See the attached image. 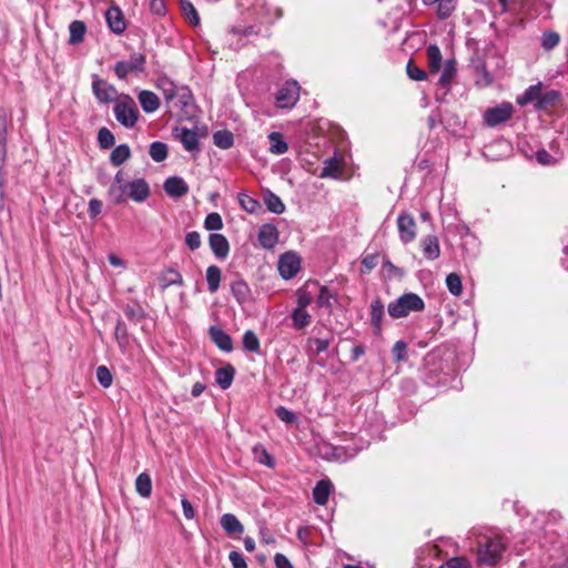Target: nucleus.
<instances>
[{
    "label": "nucleus",
    "instance_id": "obj_52",
    "mask_svg": "<svg viewBox=\"0 0 568 568\" xmlns=\"http://www.w3.org/2000/svg\"><path fill=\"white\" fill-rule=\"evenodd\" d=\"M114 336L120 345V347H123L128 342V328L125 323L122 320H118L115 329H114Z\"/></svg>",
    "mask_w": 568,
    "mask_h": 568
},
{
    "label": "nucleus",
    "instance_id": "obj_21",
    "mask_svg": "<svg viewBox=\"0 0 568 568\" xmlns=\"http://www.w3.org/2000/svg\"><path fill=\"white\" fill-rule=\"evenodd\" d=\"M561 100V94L557 90H550L540 94V99L536 102V110H547L549 108H555L559 104Z\"/></svg>",
    "mask_w": 568,
    "mask_h": 568
},
{
    "label": "nucleus",
    "instance_id": "obj_5",
    "mask_svg": "<svg viewBox=\"0 0 568 568\" xmlns=\"http://www.w3.org/2000/svg\"><path fill=\"white\" fill-rule=\"evenodd\" d=\"M146 58L143 53L134 52L128 60L118 61L114 72L120 79H125L130 73L143 72Z\"/></svg>",
    "mask_w": 568,
    "mask_h": 568
},
{
    "label": "nucleus",
    "instance_id": "obj_2",
    "mask_svg": "<svg viewBox=\"0 0 568 568\" xmlns=\"http://www.w3.org/2000/svg\"><path fill=\"white\" fill-rule=\"evenodd\" d=\"M424 308L425 303L419 295L405 293L389 303L387 311L393 318H402L408 316L412 312H422Z\"/></svg>",
    "mask_w": 568,
    "mask_h": 568
},
{
    "label": "nucleus",
    "instance_id": "obj_35",
    "mask_svg": "<svg viewBox=\"0 0 568 568\" xmlns=\"http://www.w3.org/2000/svg\"><path fill=\"white\" fill-rule=\"evenodd\" d=\"M130 156L131 151L129 145L120 144L111 152L110 161L113 165L119 166L123 164Z\"/></svg>",
    "mask_w": 568,
    "mask_h": 568
},
{
    "label": "nucleus",
    "instance_id": "obj_30",
    "mask_svg": "<svg viewBox=\"0 0 568 568\" xmlns=\"http://www.w3.org/2000/svg\"><path fill=\"white\" fill-rule=\"evenodd\" d=\"M158 88L162 91L168 103L172 102L178 97L180 90L176 84L168 78L160 79L158 81Z\"/></svg>",
    "mask_w": 568,
    "mask_h": 568
},
{
    "label": "nucleus",
    "instance_id": "obj_46",
    "mask_svg": "<svg viewBox=\"0 0 568 568\" xmlns=\"http://www.w3.org/2000/svg\"><path fill=\"white\" fill-rule=\"evenodd\" d=\"M98 142L101 149L106 150L114 145L115 139L109 129L101 128L98 132Z\"/></svg>",
    "mask_w": 568,
    "mask_h": 568
},
{
    "label": "nucleus",
    "instance_id": "obj_42",
    "mask_svg": "<svg viewBox=\"0 0 568 568\" xmlns=\"http://www.w3.org/2000/svg\"><path fill=\"white\" fill-rule=\"evenodd\" d=\"M243 347L245 351L257 353L260 351V339L257 335L248 329L243 335Z\"/></svg>",
    "mask_w": 568,
    "mask_h": 568
},
{
    "label": "nucleus",
    "instance_id": "obj_37",
    "mask_svg": "<svg viewBox=\"0 0 568 568\" xmlns=\"http://www.w3.org/2000/svg\"><path fill=\"white\" fill-rule=\"evenodd\" d=\"M213 142L216 146L227 150L234 143L233 134L227 130H220L213 134Z\"/></svg>",
    "mask_w": 568,
    "mask_h": 568
},
{
    "label": "nucleus",
    "instance_id": "obj_34",
    "mask_svg": "<svg viewBox=\"0 0 568 568\" xmlns=\"http://www.w3.org/2000/svg\"><path fill=\"white\" fill-rule=\"evenodd\" d=\"M541 94V83L530 85L527 88L523 95L517 98V103L519 105H525L532 101H538Z\"/></svg>",
    "mask_w": 568,
    "mask_h": 568
},
{
    "label": "nucleus",
    "instance_id": "obj_38",
    "mask_svg": "<svg viewBox=\"0 0 568 568\" xmlns=\"http://www.w3.org/2000/svg\"><path fill=\"white\" fill-rule=\"evenodd\" d=\"M337 302V294L333 293L327 286H321L317 296V304L321 307L332 308L333 303Z\"/></svg>",
    "mask_w": 568,
    "mask_h": 568
},
{
    "label": "nucleus",
    "instance_id": "obj_40",
    "mask_svg": "<svg viewBox=\"0 0 568 568\" xmlns=\"http://www.w3.org/2000/svg\"><path fill=\"white\" fill-rule=\"evenodd\" d=\"M180 7L184 17L191 24L197 26L200 23V17L190 0H180Z\"/></svg>",
    "mask_w": 568,
    "mask_h": 568
},
{
    "label": "nucleus",
    "instance_id": "obj_58",
    "mask_svg": "<svg viewBox=\"0 0 568 568\" xmlns=\"http://www.w3.org/2000/svg\"><path fill=\"white\" fill-rule=\"evenodd\" d=\"M233 568H247L245 558L240 551L233 550L229 555Z\"/></svg>",
    "mask_w": 568,
    "mask_h": 568
},
{
    "label": "nucleus",
    "instance_id": "obj_25",
    "mask_svg": "<svg viewBox=\"0 0 568 568\" xmlns=\"http://www.w3.org/2000/svg\"><path fill=\"white\" fill-rule=\"evenodd\" d=\"M235 369L232 365L217 368L215 373V381L222 389H227L234 379Z\"/></svg>",
    "mask_w": 568,
    "mask_h": 568
},
{
    "label": "nucleus",
    "instance_id": "obj_6",
    "mask_svg": "<svg viewBox=\"0 0 568 568\" xmlns=\"http://www.w3.org/2000/svg\"><path fill=\"white\" fill-rule=\"evenodd\" d=\"M300 99V85L296 81H286L275 95L276 105L281 109L293 108Z\"/></svg>",
    "mask_w": 568,
    "mask_h": 568
},
{
    "label": "nucleus",
    "instance_id": "obj_10",
    "mask_svg": "<svg viewBox=\"0 0 568 568\" xmlns=\"http://www.w3.org/2000/svg\"><path fill=\"white\" fill-rule=\"evenodd\" d=\"M92 91L95 98L101 103L112 102L116 98V90L112 84H109L106 81L95 78L92 83Z\"/></svg>",
    "mask_w": 568,
    "mask_h": 568
},
{
    "label": "nucleus",
    "instance_id": "obj_12",
    "mask_svg": "<svg viewBox=\"0 0 568 568\" xmlns=\"http://www.w3.org/2000/svg\"><path fill=\"white\" fill-rule=\"evenodd\" d=\"M174 134L186 151L193 152L199 150V136L195 131L187 128H175Z\"/></svg>",
    "mask_w": 568,
    "mask_h": 568
},
{
    "label": "nucleus",
    "instance_id": "obj_48",
    "mask_svg": "<svg viewBox=\"0 0 568 568\" xmlns=\"http://www.w3.org/2000/svg\"><path fill=\"white\" fill-rule=\"evenodd\" d=\"M255 458L260 464L266 465L268 467L274 466V459L273 457L267 453V450L262 446L257 445L253 449Z\"/></svg>",
    "mask_w": 568,
    "mask_h": 568
},
{
    "label": "nucleus",
    "instance_id": "obj_17",
    "mask_svg": "<svg viewBox=\"0 0 568 568\" xmlns=\"http://www.w3.org/2000/svg\"><path fill=\"white\" fill-rule=\"evenodd\" d=\"M423 254L427 260H436L440 255V246L437 236L426 235L420 240Z\"/></svg>",
    "mask_w": 568,
    "mask_h": 568
},
{
    "label": "nucleus",
    "instance_id": "obj_43",
    "mask_svg": "<svg viewBox=\"0 0 568 568\" xmlns=\"http://www.w3.org/2000/svg\"><path fill=\"white\" fill-rule=\"evenodd\" d=\"M446 286L448 291L455 296H459L463 292L462 278L457 273H450L447 275Z\"/></svg>",
    "mask_w": 568,
    "mask_h": 568
},
{
    "label": "nucleus",
    "instance_id": "obj_59",
    "mask_svg": "<svg viewBox=\"0 0 568 568\" xmlns=\"http://www.w3.org/2000/svg\"><path fill=\"white\" fill-rule=\"evenodd\" d=\"M150 11L158 16L163 17L166 13V4L164 0H151L150 1Z\"/></svg>",
    "mask_w": 568,
    "mask_h": 568
},
{
    "label": "nucleus",
    "instance_id": "obj_63",
    "mask_svg": "<svg viewBox=\"0 0 568 568\" xmlns=\"http://www.w3.org/2000/svg\"><path fill=\"white\" fill-rule=\"evenodd\" d=\"M102 202L98 199H91L89 201L88 213L91 217H95L101 213Z\"/></svg>",
    "mask_w": 568,
    "mask_h": 568
},
{
    "label": "nucleus",
    "instance_id": "obj_22",
    "mask_svg": "<svg viewBox=\"0 0 568 568\" xmlns=\"http://www.w3.org/2000/svg\"><path fill=\"white\" fill-rule=\"evenodd\" d=\"M220 524L222 528L225 530V532L229 535H240L244 531V526L233 514H224L221 517Z\"/></svg>",
    "mask_w": 568,
    "mask_h": 568
},
{
    "label": "nucleus",
    "instance_id": "obj_49",
    "mask_svg": "<svg viewBox=\"0 0 568 568\" xmlns=\"http://www.w3.org/2000/svg\"><path fill=\"white\" fill-rule=\"evenodd\" d=\"M406 72L409 79L414 81H423L427 79V73L418 68L413 60H409L406 65Z\"/></svg>",
    "mask_w": 568,
    "mask_h": 568
},
{
    "label": "nucleus",
    "instance_id": "obj_24",
    "mask_svg": "<svg viewBox=\"0 0 568 568\" xmlns=\"http://www.w3.org/2000/svg\"><path fill=\"white\" fill-rule=\"evenodd\" d=\"M426 54L429 72L437 73L443 62L440 49L436 44H429L426 49Z\"/></svg>",
    "mask_w": 568,
    "mask_h": 568
},
{
    "label": "nucleus",
    "instance_id": "obj_20",
    "mask_svg": "<svg viewBox=\"0 0 568 568\" xmlns=\"http://www.w3.org/2000/svg\"><path fill=\"white\" fill-rule=\"evenodd\" d=\"M139 102L145 113H153L155 112L160 106V99L159 97L148 90H143L139 93Z\"/></svg>",
    "mask_w": 568,
    "mask_h": 568
},
{
    "label": "nucleus",
    "instance_id": "obj_19",
    "mask_svg": "<svg viewBox=\"0 0 568 568\" xmlns=\"http://www.w3.org/2000/svg\"><path fill=\"white\" fill-rule=\"evenodd\" d=\"M384 316V304L379 297H376L371 304V322L374 333L379 335L382 332V320Z\"/></svg>",
    "mask_w": 568,
    "mask_h": 568
},
{
    "label": "nucleus",
    "instance_id": "obj_3",
    "mask_svg": "<svg viewBox=\"0 0 568 568\" xmlns=\"http://www.w3.org/2000/svg\"><path fill=\"white\" fill-rule=\"evenodd\" d=\"M113 112L116 121L128 129L133 128L138 122L139 110L134 100L129 95L115 103Z\"/></svg>",
    "mask_w": 568,
    "mask_h": 568
},
{
    "label": "nucleus",
    "instance_id": "obj_18",
    "mask_svg": "<svg viewBox=\"0 0 568 568\" xmlns=\"http://www.w3.org/2000/svg\"><path fill=\"white\" fill-rule=\"evenodd\" d=\"M332 483L328 479H322L317 481L313 489V499L317 505L324 506L328 501V497L332 490Z\"/></svg>",
    "mask_w": 568,
    "mask_h": 568
},
{
    "label": "nucleus",
    "instance_id": "obj_1",
    "mask_svg": "<svg viewBox=\"0 0 568 568\" xmlns=\"http://www.w3.org/2000/svg\"><path fill=\"white\" fill-rule=\"evenodd\" d=\"M109 194L115 204H121L126 199L141 203L149 197L150 186L144 179H135L123 186H110Z\"/></svg>",
    "mask_w": 568,
    "mask_h": 568
},
{
    "label": "nucleus",
    "instance_id": "obj_4",
    "mask_svg": "<svg viewBox=\"0 0 568 568\" xmlns=\"http://www.w3.org/2000/svg\"><path fill=\"white\" fill-rule=\"evenodd\" d=\"M505 545L500 538H490L484 546L478 548V562L480 565L493 566L501 557Z\"/></svg>",
    "mask_w": 568,
    "mask_h": 568
},
{
    "label": "nucleus",
    "instance_id": "obj_41",
    "mask_svg": "<svg viewBox=\"0 0 568 568\" xmlns=\"http://www.w3.org/2000/svg\"><path fill=\"white\" fill-rule=\"evenodd\" d=\"M150 156L155 162H162L168 156V145L163 142H153L150 145Z\"/></svg>",
    "mask_w": 568,
    "mask_h": 568
},
{
    "label": "nucleus",
    "instance_id": "obj_56",
    "mask_svg": "<svg viewBox=\"0 0 568 568\" xmlns=\"http://www.w3.org/2000/svg\"><path fill=\"white\" fill-rule=\"evenodd\" d=\"M378 264V255L377 254H367L362 260V273H368Z\"/></svg>",
    "mask_w": 568,
    "mask_h": 568
},
{
    "label": "nucleus",
    "instance_id": "obj_16",
    "mask_svg": "<svg viewBox=\"0 0 568 568\" xmlns=\"http://www.w3.org/2000/svg\"><path fill=\"white\" fill-rule=\"evenodd\" d=\"M209 335L213 343L224 352H231L233 349V342L231 336L225 333L221 327L219 326H211L209 328Z\"/></svg>",
    "mask_w": 568,
    "mask_h": 568
},
{
    "label": "nucleus",
    "instance_id": "obj_27",
    "mask_svg": "<svg viewBox=\"0 0 568 568\" xmlns=\"http://www.w3.org/2000/svg\"><path fill=\"white\" fill-rule=\"evenodd\" d=\"M270 152L276 155L284 154L288 150V144L280 132H271L268 134Z\"/></svg>",
    "mask_w": 568,
    "mask_h": 568
},
{
    "label": "nucleus",
    "instance_id": "obj_7",
    "mask_svg": "<svg viewBox=\"0 0 568 568\" xmlns=\"http://www.w3.org/2000/svg\"><path fill=\"white\" fill-rule=\"evenodd\" d=\"M514 112V106L509 102H503L494 108H488L484 112V122L489 128H495L508 121Z\"/></svg>",
    "mask_w": 568,
    "mask_h": 568
},
{
    "label": "nucleus",
    "instance_id": "obj_36",
    "mask_svg": "<svg viewBox=\"0 0 568 568\" xmlns=\"http://www.w3.org/2000/svg\"><path fill=\"white\" fill-rule=\"evenodd\" d=\"M293 325L296 329H302L311 324V314L303 308H295L292 313Z\"/></svg>",
    "mask_w": 568,
    "mask_h": 568
},
{
    "label": "nucleus",
    "instance_id": "obj_26",
    "mask_svg": "<svg viewBox=\"0 0 568 568\" xmlns=\"http://www.w3.org/2000/svg\"><path fill=\"white\" fill-rule=\"evenodd\" d=\"M231 292L240 304L246 303L251 297L250 286L243 280L233 282L231 285Z\"/></svg>",
    "mask_w": 568,
    "mask_h": 568
},
{
    "label": "nucleus",
    "instance_id": "obj_45",
    "mask_svg": "<svg viewBox=\"0 0 568 568\" xmlns=\"http://www.w3.org/2000/svg\"><path fill=\"white\" fill-rule=\"evenodd\" d=\"M123 312L133 323H139L145 317V312L140 305H125Z\"/></svg>",
    "mask_w": 568,
    "mask_h": 568
},
{
    "label": "nucleus",
    "instance_id": "obj_61",
    "mask_svg": "<svg viewBox=\"0 0 568 568\" xmlns=\"http://www.w3.org/2000/svg\"><path fill=\"white\" fill-rule=\"evenodd\" d=\"M185 243L190 250L194 251L201 246V236L197 232H189L185 236Z\"/></svg>",
    "mask_w": 568,
    "mask_h": 568
},
{
    "label": "nucleus",
    "instance_id": "obj_32",
    "mask_svg": "<svg viewBox=\"0 0 568 568\" xmlns=\"http://www.w3.org/2000/svg\"><path fill=\"white\" fill-rule=\"evenodd\" d=\"M135 489L138 494L144 498L151 496L152 480L146 473H141L135 479Z\"/></svg>",
    "mask_w": 568,
    "mask_h": 568
},
{
    "label": "nucleus",
    "instance_id": "obj_62",
    "mask_svg": "<svg viewBox=\"0 0 568 568\" xmlns=\"http://www.w3.org/2000/svg\"><path fill=\"white\" fill-rule=\"evenodd\" d=\"M536 160L542 165H552L556 163V160L545 149L536 152Z\"/></svg>",
    "mask_w": 568,
    "mask_h": 568
},
{
    "label": "nucleus",
    "instance_id": "obj_23",
    "mask_svg": "<svg viewBox=\"0 0 568 568\" xmlns=\"http://www.w3.org/2000/svg\"><path fill=\"white\" fill-rule=\"evenodd\" d=\"M160 287L162 291H165L169 286L172 285H183L182 275L174 268H168L159 277Z\"/></svg>",
    "mask_w": 568,
    "mask_h": 568
},
{
    "label": "nucleus",
    "instance_id": "obj_31",
    "mask_svg": "<svg viewBox=\"0 0 568 568\" xmlns=\"http://www.w3.org/2000/svg\"><path fill=\"white\" fill-rule=\"evenodd\" d=\"M221 270L216 265H211L206 268V282H207V288L211 293H215L220 287L221 282Z\"/></svg>",
    "mask_w": 568,
    "mask_h": 568
},
{
    "label": "nucleus",
    "instance_id": "obj_29",
    "mask_svg": "<svg viewBox=\"0 0 568 568\" xmlns=\"http://www.w3.org/2000/svg\"><path fill=\"white\" fill-rule=\"evenodd\" d=\"M426 6L438 4L437 14L440 19H447L456 7V0H423Z\"/></svg>",
    "mask_w": 568,
    "mask_h": 568
},
{
    "label": "nucleus",
    "instance_id": "obj_9",
    "mask_svg": "<svg viewBox=\"0 0 568 568\" xmlns=\"http://www.w3.org/2000/svg\"><path fill=\"white\" fill-rule=\"evenodd\" d=\"M399 239L404 244L410 243L416 237V222L413 215L403 213L397 217Z\"/></svg>",
    "mask_w": 568,
    "mask_h": 568
},
{
    "label": "nucleus",
    "instance_id": "obj_54",
    "mask_svg": "<svg viewBox=\"0 0 568 568\" xmlns=\"http://www.w3.org/2000/svg\"><path fill=\"white\" fill-rule=\"evenodd\" d=\"M395 362H403L407 357V344L404 341H397L392 349Z\"/></svg>",
    "mask_w": 568,
    "mask_h": 568
},
{
    "label": "nucleus",
    "instance_id": "obj_44",
    "mask_svg": "<svg viewBox=\"0 0 568 568\" xmlns=\"http://www.w3.org/2000/svg\"><path fill=\"white\" fill-rule=\"evenodd\" d=\"M559 41H560L559 33L551 31V30L544 32L541 36V47L546 51L552 50L556 45H558Z\"/></svg>",
    "mask_w": 568,
    "mask_h": 568
},
{
    "label": "nucleus",
    "instance_id": "obj_64",
    "mask_svg": "<svg viewBox=\"0 0 568 568\" xmlns=\"http://www.w3.org/2000/svg\"><path fill=\"white\" fill-rule=\"evenodd\" d=\"M276 568H294L291 561L283 554H276L274 557Z\"/></svg>",
    "mask_w": 568,
    "mask_h": 568
},
{
    "label": "nucleus",
    "instance_id": "obj_8",
    "mask_svg": "<svg viewBox=\"0 0 568 568\" xmlns=\"http://www.w3.org/2000/svg\"><path fill=\"white\" fill-rule=\"evenodd\" d=\"M278 272L285 280L294 277L301 267V260L295 253L287 252L278 260Z\"/></svg>",
    "mask_w": 568,
    "mask_h": 568
},
{
    "label": "nucleus",
    "instance_id": "obj_14",
    "mask_svg": "<svg viewBox=\"0 0 568 568\" xmlns=\"http://www.w3.org/2000/svg\"><path fill=\"white\" fill-rule=\"evenodd\" d=\"M258 243L264 248H273L278 241L277 229L272 224H264L261 226L257 234Z\"/></svg>",
    "mask_w": 568,
    "mask_h": 568
},
{
    "label": "nucleus",
    "instance_id": "obj_11",
    "mask_svg": "<svg viewBox=\"0 0 568 568\" xmlns=\"http://www.w3.org/2000/svg\"><path fill=\"white\" fill-rule=\"evenodd\" d=\"M105 20L112 32L121 34L126 29L123 12L116 6L110 7L105 12Z\"/></svg>",
    "mask_w": 568,
    "mask_h": 568
},
{
    "label": "nucleus",
    "instance_id": "obj_33",
    "mask_svg": "<svg viewBox=\"0 0 568 568\" xmlns=\"http://www.w3.org/2000/svg\"><path fill=\"white\" fill-rule=\"evenodd\" d=\"M456 75V62L455 60H446L444 63L443 72L439 77L438 83L447 88L450 85L453 79Z\"/></svg>",
    "mask_w": 568,
    "mask_h": 568
},
{
    "label": "nucleus",
    "instance_id": "obj_53",
    "mask_svg": "<svg viewBox=\"0 0 568 568\" xmlns=\"http://www.w3.org/2000/svg\"><path fill=\"white\" fill-rule=\"evenodd\" d=\"M239 201L241 206L248 213H255L260 209V203L248 195L241 194Z\"/></svg>",
    "mask_w": 568,
    "mask_h": 568
},
{
    "label": "nucleus",
    "instance_id": "obj_13",
    "mask_svg": "<svg viewBox=\"0 0 568 568\" xmlns=\"http://www.w3.org/2000/svg\"><path fill=\"white\" fill-rule=\"evenodd\" d=\"M209 244L213 254L217 258L224 260L227 257L230 252V244L227 239L223 234L212 233L209 237Z\"/></svg>",
    "mask_w": 568,
    "mask_h": 568
},
{
    "label": "nucleus",
    "instance_id": "obj_55",
    "mask_svg": "<svg viewBox=\"0 0 568 568\" xmlns=\"http://www.w3.org/2000/svg\"><path fill=\"white\" fill-rule=\"evenodd\" d=\"M275 413L276 416L284 423L294 424L297 420L296 415L283 406H278Z\"/></svg>",
    "mask_w": 568,
    "mask_h": 568
},
{
    "label": "nucleus",
    "instance_id": "obj_39",
    "mask_svg": "<svg viewBox=\"0 0 568 568\" xmlns=\"http://www.w3.org/2000/svg\"><path fill=\"white\" fill-rule=\"evenodd\" d=\"M264 203L268 211L276 213V214H280V213L284 212V210H285V205L282 202V200L272 192H267L264 195Z\"/></svg>",
    "mask_w": 568,
    "mask_h": 568
},
{
    "label": "nucleus",
    "instance_id": "obj_15",
    "mask_svg": "<svg viewBox=\"0 0 568 568\" xmlns=\"http://www.w3.org/2000/svg\"><path fill=\"white\" fill-rule=\"evenodd\" d=\"M165 193L172 197H181L189 192V186L182 178H168L163 184Z\"/></svg>",
    "mask_w": 568,
    "mask_h": 568
},
{
    "label": "nucleus",
    "instance_id": "obj_50",
    "mask_svg": "<svg viewBox=\"0 0 568 568\" xmlns=\"http://www.w3.org/2000/svg\"><path fill=\"white\" fill-rule=\"evenodd\" d=\"M204 226L209 231H219L223 227V221L219 213L213 212L207 214L204 221Z\"/></svg>",
    "mask_w": 568,
    "mask_h": 568
},
{
    "label": "nucleus",
    "instance_id": "obj_47",
    "mask_svg": "<svg viewBox=\"0 0 568 568\" xmlns=\"http://www.w3.org/2000/svg\"><path fill=\"white\" fill-rule=\"evenodd\" d=\"M97 379L102 387L109 388L112 385L113 376L106 366L101 365L97 368Z\"/></svg>",
    "mask_w": 568,
    "mask_h": 568
},
{
    "label": "nucleus",
    "instance_id": "obj_60",
    "mask_svg": "<svg viewBox=\"0 0 568 568\" xmlns=\"http://www.w3.org/2000/svg\"><path fill=\"white\" fill-rule=\"evenodd\" d=\"M440 568H470V565L463 557H454L449 559L445 565H442Z\"/></svg>",
    "mask_w": 568,
    "mask_h": 568
},
{
    "label": "nucleus",
    "instance_id": "obj_28",
    "mask_svg": "<svg viewBox=\"0 0 568 568\" xmlns=\"http://www.w3.org/2000/svg\"><path fill=\"white\" fill-rule=\"evenodd\" d=\"M69 43L70 44H79L83 41L84 34L87 32V26L83 21L74 20L69 26Z\"/></svg>",
    "mask_w": 568,
    "mask_h": 568
},
{
    "label": "nucleus",
    "instance_id": "obj_51",
    "mask_svg": "<svg viewBox=\"0 0 568 568\" xmlns=\"http://www.w3.org/2000/svg\"><path fill=\"white\" fill-rule=\"evenodd\" d=\"M339 173V165L335 159H328L325 161L322 169L321 178L333 176L336 178Z\"/></svg>",
    "mask_w": 568,
    "mask_h": 568
},
{
    "label": "nucleus",
    "instance_id": "obj_57",
    "mask_svg": "<svg viewBox=\"0 0 568 568\" xmlns=\"http://www.w3.org/2000/svg\"><path fill=\"white\" fill-rule=\"evenodd\" d=\"M258 535L262 542L270 545L275 542L274 535L267 528L265 523H261L258 526Z\"/></svg>",
    "mask_w": 568,
    "mask_h": 568
}]
</instances>
